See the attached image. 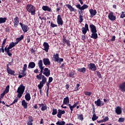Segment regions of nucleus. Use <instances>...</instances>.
I'll return each mask as SVG.
<instances>
[{
	"label": "nucleus",
	"mask_w": 125,
	"mask_h": 125,
	"mask_svg": "<svg viewBox=\"0 0 125 125\" xmlns=\"http://www.w3.org/2000/svg\"><path fill=\"white\" fill-rule=\"evenodd\" d=\"M53 58L55 62H58L59 64H61V62L64 61V59L59 58V54H58V53L53 55Z\"/></svg>",
	"instance_id": "obj_5"
},
{
	"label": "nucleus",
	"mask_w": 125,
	"mask_h": 125,
	"mask_svg": "<svg viewBox=\"0 0 125 125\" xmlns=\"http://www.w3.org/2000/svg\"><path fill=\"white\" fill-rule=\"evenodd\" d=\"M57 114V109L56 108H53L52 109V115L53 116H55Z\"/></svg>",
	"instance_id": "obj_43"
},
{
	"label": "nucleus",
	"mask_w": 125,
	"mask_h": 125,
	"mask_svg": "<svg viewBox=\"0 0 125 125\" xmlns=\"http://www.w3.org/2000/svg\"><path fill=\"white\" fill-rule=\"evenodd\" d=\"M68 76L69 78H72V79H74V78H75V71L69 72Z\"/></svg>",
	"instance_id": "obj_35"
},
{
	"label": "nucleus",
	"mask_w": 125,
	"mask_h": 125,
	"mask_svg": "<svg viewBox=\"0 0 125 125\" xmlns=\"http://www.w3.org/2000/svg\"><path fill=\"white\" fill-rule=\"evenodd\" d=\"M108 121H109V117H108V116H106L104 118V119H103L104 123H105Z\"/></svg>",
	"instance_id": "obj_55"
},
{
	"label": "nucleus",
	"mask_w": 125,
	"mask_h": 125,
	"mask_svg": "<svg viewBox=\"0 0 125 125\" xmlns=\"http://www.w3.org/2000/svg\"><path fill=\"white\" fill-rule=\"evenodd\" d=\"M27 64H24L23 65V70L21 71L22 73H26V71H27Z\"/></svg>",
	"instance_id": "obj_41"
},
{
	"label": "nucleus",
	"mask_w": 125,
	"mask_h": 125,
	"mask_svg": "<svg viewBox=\"0 0 125 125\" xmlns=\"http://www.w3.org/2000/svg\"><path fill=\"white\" fill-rule=\"evenodd\" d=\"M68 106H69V109H70V110L71 111V113L72 114V113H73V111H74V109H73L74 107H73L72 105H71V104H68Z\"/></svg>",
	"instance_id": "obj_50"
},
{
	"label": "nucleus",
	"mask_w": 125,
	"mask_h": 125,
	"mask_svg": "<svg viewBox=\"0 0 125 125\" xmlns=\"http://www.w3.org/2000/svg\"><path fill=\"white\" fill-rule=\"evenodd\" d=\"M42 10L44 11H48V12H51V9L48 7V6H42Z\"/></svg>",
	"instance_id": "obj_29"
},
{
	"label": "nucleus",
	"mask_w": 125,
	"mask_h": 125,
	"mask_svg": "<svg viewBox=\"0 0 125 125\" xmlns=\"http://www.w3.org/2000/svg\"><path fill=\"white\" fill-rule=\"evenodd\" d=\"M46 82H40V84H38V88L40 89V93L42 94V88L43 87V85Z\"/></svg>",
	"instance_id": "obj_23"
},
{
	"label": "nucleus",
	"mask_w": 125,
	"mask_h": 125,
	"mask_svg": "<svg viewBox=\"0 0 125 125\" xmlns=\"http://www.w3.org/2000/svg\"><path fill=\"white\" fill-rule=\"evenodd\" d=\"M20 25L21 26L23 33H27L29 31V26L27 25L22 24L20 22Z\"/></svg>",
	"instance_id": "obj_8"
},
{
	"label": "nucleus",
	"mask_w": 125,
	"mask_h": 125,
	"mask_svg": "<svg viewBox=\"0 0 125 125\" xmlns=\"http://www.w3.org/2000/svg\"><path fill=\"white\" fill-rule=\"evenodd\" d=\"M19 25V18L16 17L14 19V26L16 28Z\"/></svg>",
	"instance_id": "obj_17"
},
{
	"label": "nucleus",
	"mask_w": 125,
	"mask_h": 125,
	"mask_svg": "<svg viewBox=\"0 0 125 125\" xmlns=\"http://www.w3.org/2000/svg\"><path fill=\"white\" fill-rule=\"evenodd\" d=\"M26 40L27 41L28 43H29V42H31V37H30V36H28L27 37Z\"/></svg>",
	"instance_id": "obj_60"
},
{
	"label": "nucleus",
	"mask_w": 125,
	"mask_h": 125,
	"mask_svg": "<svg viewBox=\"0 0 125 125\" xmlns=\"http://www.w3.org/2000/svg\"><path fill=\"white\" fill-rule=\"evenodd\" d=\"M42 61L44 65H45L46 67V66H49L51 64L50 61H49V59L48 58H44L43 59Z\"/></svg>",
	"instance_id": "obj_15"
},
{
	"label": "nucleus",
	"mask_w": 125,
	"mask_h": 125,
	"mask_svg": "<svg viewBox=\"0 0 125 125\" xmlns=\"http://www.w3.org/2000/svg\"><path fill=\"white\" fill-rule=\"evenodd\" d=\"M26 9L29 12L31 13V15H35L36 14V7L33 5L28 4L26 5Z\"/></svg>",
	"instance_id": "obj_2"
},
{
	"label": "nucleus",
	"mask_w": 125,
	"mask_h": 125,
	"mask_svg": "<svg viewBox=\"0 0 125 125\" xmlns=\"http://www.w3.org/2000/svg\"><path fill=\"white\" fill-rule=\"evenodd\" d=\"M10 49H9V47H7V45L4 49V50H5L8 56L11 57V56H12V53H10Z\"/></svg>",
	"instance_id": "obj_21"
},
{
	"label": "nucleus",
	"mask_w": 125,
	"mask_h": 125,
	"mask_svg": "<svg viewBox=\"0 0 125 125\" xmlns=\"http://www.w3.org/2000/svg\"><path fill=\"white\" fill-rule=\"evenodd\" d=\"M110 41L111 42H115V41H116V36H113Z\"/></svg>",
	"instance_id": "obj_61"
},
{
	"label": "nucleus",
	"mask_w": 125,
	"mask_h": 125,
	"mask_svg": "<svg viewBox=\"0 0 125 125\" xmlns=\"http://www.w3.org/2000/svg\"><path fill=\"white\" fill-rule=\"evenodd\" d=\"M86 39V37H85V35H82V40L83 41H84Z\"/></svg>",
	"instance_id": "obj_64"
},
{
	"label": "nucleus",
	"mask_w": 125,
	"mask_h": 125,
	"mask_svg": "<svg viewBox=\"0 0 125 125\" xmlns=\"http://www.w3.org/2000/svg\"><path fill=\"white\" fill-rule=\"evenodd\" d=\"M124 17H125V12H122V14L120 16V18H124Z\"/></svg>",
	"instance_id": "obj_57"
},
{
	"label": "nucleus",
	"mask_w": 125,
	"mask_h": 125,
	"mask_svg": "<svg viewBox=\"0 0 125 125\" xmlns=\"http://www.w3.org/2000/svg\"><path fill=\"white\" fill-rule=\"evenodd\" d=\"M77 71L78 72H80V73H85V71H86V69L85 67H83L81 68H78L77 69Z\"/></svg>",
	"instance_id": "obj_34"
},
{
	"label": "nucleus",
	"mask_w": 125,
	"mask_h": 125,
	"mask_svg": "<svg viewBox=\"0 0 125 125\" xmlns=\"http://www.w3.org/2000/svg\"><path fill=\"white\" fill-rule=\"evenodd\" d=\"M7 70V72L8 73V74H9V75H11L12 76H15V75L14 74H15V71L9 68H6Z\"/></svg>",
	"instance_id": "obj_27"
},
{
	"label": "nucleus",
	"mask_w": 125,
	"mask_h": 125,
	"mask_svg": "<svg viewBox=\"0 0 125 125\" xmlns=\"http://www.w3.org/2000/svg\"><path fill=\"white\" fill-rule=\"evenodd\" d=\"M52 81H53V78L52 77H49L48 78V83H52Z\"/></svg>",
	"instance_id": "obj_59"
},
{
	"label": "nucleus",
	"mask_w": 125,
	"mask_h": 125,
	"mask_svg": "<svg viewBox=\"0 0 125 125\" xmlns=\"http://www.w3.org/2000/svg\"><path fill=\"white\" fill-rule=\"evenodd\" d=\"M43 75H44L45 77H49V76H50V70L48 68H45L43 72Z\"/></svg>",
	"instance_id": "obj_12"
},
{
	"label": "nucleus",
	"mask_w": 125,
	"mask_h": 125,
	"mask_svg": "<svg viewBox=\"0 0 125 125\" xmlns=\"http://www.w3.org/2000/svg\"><path fill=\"white\" fill-rule=\"evenodd\" d=\"M33 122H34V120L33 119V116L29 115L28 116V120L27 122V125H33Z\"/></svg>",
	"instance_id": "obj_19"
},
{
	"label": "nucleus",
	"mask_w": 125,
	"mask_h": 125,
	"mask_svg": "<svg viewBox=\"0 0 125 125\" xmlns=\"http://www.w3.org/2000/svg\"><path fill=\"white\" fill-rule=\"evenodd\" d=\"M58 114L57 115L58 118H59V119H61L62 118V115H64L66 112L64 110H62L61 109H58Z\"/></svg>",
	"instance_id": "obj_14"
},
{
	"label": "nucleus",
	"mask_w": 125,
	"mask_h": 125,
	"mask_svg": "<svg viewBox=\"0 0 125 125\" xmlns=\"http://www.w3.org/2000/svg\"><path fill=\"white\" fill-rule=\"evenodd\" d=\"M87 67L89 69V70H90L91 71H95L96 70H97V68L96 67V65H95V64L90 63L89 64H88Z\"/></svg>",
	"instance_id": "obj_6"
},
{
	"label": "nucleus",
	"mask_w": 125,
	"mask_h": 125,
	"mask_svg": "<svg viewBox=\"0 0 125 125\" xmlns=\"http://www.w3.org/2000/svg\"><path fill=\"white\" fill-rule=\"evenodd\" d=\"M24 97L26 101H30L31 100V95L29 93H26Z\"/></svg>",
	"instance_id": "obj_33"
},
{
	"label": "nucleus",
	"mask_w": 125,
	"mask_h": 125,
	"mask_svg": "<svg viewBox=\"0 0 125 125\" xmlns=\"http://www.w3.org/2000/svg\"><path fill=\"white\" fill-rule=\"evenodd\" d=\"M115 112L117 115H121V114H122V108L120 106H117Z\"/></svg>",
	"instance_id": "obj_30"
},
{
	"label": "nucleus",
	"mask_w": 125,
	"mask_h": 125,
	"mask_svg": "<svg viewBox=\"0 0 125 125\" xmlns=\"http://www.w3.org/2000/svg\"><path fill=\"white\" fill-rule=\"evenodd\" d=\"M97 32H92V34L91 36V39H94V40H96L98 38V35L97 33Z\"/></svg>",
	"instance_id": "obj_32"
},
{
	"label": "nucleus",
	"mask_w": 125,
	"mask_h": 125,
	"mask_svg": "<svg viewBox=\"0 0 125 125\" xmlns=\"http://www.w3.org/2000/svg\"><path fill=\"white\" fill-rule=\"evenodd\" d=\"M66 44L67 46H71V43H70V40H67L65 36H62V45H65Z\"/></svg>",
	"instance_id": "obj_7"
},
{
	"label": "nucleus",
	"mask_w": 125,
	"mask_h": 125,
	"mask_svg": "<svg viewBox=\"0 0 125 125\" xmlns=\"http://www.w3.org/2000/svg\"><path fill=\"white\" fill-rule=\"evenodd\" d=\"M24 91H25V86L23 84H21L17 90V92L18 93L17 97L21 98L23 95V93H24Z\"/></svg>",
	"instance_id": "obj_1"
},
{
	"label": "nucleus",
	"mask_w": 125,
	"mask_h": 125,
	"mask_svg": "<svg viewBox=\"0 0 125 125\" xmlns=\"http://www.w3.org/2000/svg\"><path fill=\"white\" fill-rule=\"evenodd\" d=\"M12 65V63L11 62H9V63L7 64V68L6 69H9V66H11Z\"/></svg>",
	"instance_id": "obj_62"
},
{
	"label": "nucleus",
	"mask_w": 125,
	"mask_h": 125,
	"mask_svg": "<svg viewBox=\"0 0 125 125\" xmlns=\"http://www.w3.org/2000/svg\"><path fill=\"white\" fill-rule=\"evenodd\" d=\"M76 6L77 8H78V9H80V10H81V11H78L79 14H80V15L81 14H82V13H83V10H84V9H86V8H88V5L85 4H84L82 6H81V4H78L76 5Z\"/></svg>",
	"instance_id": "obj_4"
},
{
	"label": "nucleus",
	"mask_w": 125,
	"mask_h": 125,
	"mask_svg": "<svg viewBox=\"0 0 125 125\" xmlns=\"http://www.w3.org/2000/svg\"><path fill=\"white\" fill-rule=\"evenodd\" d=\"M57 22L59 26H62L63 25V20H62V18H61V15H58L57 18Z\"/></svg>",
	"instance_id": "obj_9"
},
{
	"label": "nucleus",
	"mask_w": 125,
	"mask_h": 125,
	"mask_svg": "<svg viewBox=\"0 0 125 125\" xmlns=\"http://www.w3.org/2000/svg\"><path fill=\"white\" fill-rule=\"evenodd\" d=\"M66 123L64 121H58L56 123L57 125H65Z\"/></svg>",
	"instance_id": "obj_38"
},
{
	"label": "nucleus",
	"mask_w": 125,
	"mask_h": 125,
	"mask_svg": "<svg viewBox=\"0 0 125 125\" xmlns=\"http://www.w3.org/2000/svg\"><path fill=\"white\" fill-rule=\"evenodd\" d=\"M38 105L40 106V108H41L42 111H45V110H47V106L46 104H39Z\"/></svg>",
	"instance_id": "obj_20"
},
{
	"label": "nucleus",
	"mask_w": 125,
	"mask_h": 125,
	"mask_svg": "<svg viewBox=\"0 0 125 125\" xmlns=\"http://www.w3.org/2000/svg\"><path fill=\"white\" fill-rule=\"evenodd\" d=\"M14 46H14V42H12L9 44L8 47L9 49H11V48H13Z\"/></svg>",
	"instance_id": "obj_48"
},
{
	"label": "nucleus",
	"mask_w": 125,
	"mask_h": 125,
	"mask_svg": "<svg viewBox=\"0 0 125 125\" xmlns=\"http://www.w3.org/2000/svg\"><path fill=\"white\" fill-rule=\"evenodd\" d=\"M119 87L122 92H125V82L120 84Z\"/></svg>",
	"instance_id": "obj_18"
},
{
	"label": "nucleus",
	"mask_w": 125,
	"mask_h": 125,
	"mask_svg": "<svg viewBox=\"0 0 125 125\" xmlns=\"http://www.w3.org/2000/svg\"><path fill=\"white\" fill-rule=\"evenodd\" d=\"M81 85L79 83L77 84L76 87L74 88V91H78L79 90V87Z\"/></svg>",
	"instance_id": "obj_53"
},
{
	"label": "nucleus",
	"mask_w": 125,
	"mask_h": 125,
	"mask_svg": "<svg viewBox=\"0 0 125 125\" xmlns=\"http://www.w3.org/2000/svg\"><path fill=\"white\" fill-rule=\"evenodd\" d=\"M36 67V63L34 62H31L29 63L28 69H34Z\"/></svg>",
	"instance_id": "obj_24"
},
{
	"label": "nucleus",
	"mask_w": 125,
	"mask_h": 125,
	"mask_svg": "<svg viewBox=\"0 0 125 125\" xmlns=\"http://www.w3.org/2000/svg\"><path fill=\"white\" fill-rule=\"evenodd\" d=\"M83 21V16L82 15V14L80 15L79 16V22L80 23H82V22Z\"/></svg>",
	"instance_id": "obj_46"
},
{
	"label": "nucleus",
	"mask_w": 125,
	"mask_h": 125,
	"mask_svg": "<svg viewBox=\"0 0 125 125\" xmlns=\"http://www.w3.org/2000/svg\"><path fill=\"white\" fill-rule=\"evenodd\" d=\"M42 60H40L38 62V67H42V66H43V63H42Z\"/></svg>",
	"instance_id": "obj_42"
},
{
	"label": "nucleus",
	"mask_w": 125,
	"mask_h": 125,
	"mask_svg": "<svg viewBox=\"0 0 125 125\" xmlns=\"http://www.w3.org/2000/svg\"><path fill=\"white\" fill-rule=\"evenodd\" d=\"M77 119L80 121H83V114L78 115Z\"/></svg>",
	"instance_id": "obj_39"
},
{
	"label": "nucleus",
	"mask_w": 125,
	"mask_h": 125,
	"mask_svg": "<svg viewBox=\"0 0 125 125\" xmlns=\"http://www.w3.org/2000/svg\"><path fill=\"white\" fill-rule=\"evenodd\" d=\"M118 122L119 123H124L125 122V118H120L118 120Z\"/></svg>",
	"instance_id": "obj_54"
},
{
	"label": "nucleus",
	"mask_w": 125,
	"mask_h": 125,
	"mask_svg": "<svg viewBox=\"0 0 125 125\" xmlns=\"http://www.w3.org/2000/svg\"><path fill=\"white\" fill-rule=\"evenodd\" d=\"M43 46L44 47L43 50L46 51V52H48V49H49V44H48V43L44 42Z\"/></svg>",
	"instance_id": "obj_16"
},
{
	"label": "nucleus",
	"mask_w": 125,
	"mask_h": 125,
	"mask_svg": "<svg viewBox=\"0 0 125 125\" xmlns=\"http://www.w3.org/2000/svg\"><path fill=\"white\" fill-rule=\"evenodd\" d=\"M95 104H96L98 107H101L104 105V103L101 101V99H99L96 101H95Z\"/></svg>",
	"instance_id": "obj_13"
},
{
	"label": "nucleus",
	"mask_w": 125,
	"mask_h": 125,
	"mask_svg": "<svg viewBox=\"0 0 125 125\" xmlns=\"http://www.w3.org/2000/svg\"><path fill=\"white\" fill-rule=\"evenodd\" d=\"M84 94L86 96H90V95H91V94H92V93L91 92L84 91Z\"/></svg>",
	"instance_id": "obj_47"
},
{
	"label": "nucleus",
	"mask_w": 125,
	"mask_h": 125,
	"mask_svg": "<svg viewBox=\"0 0 125 125\" xmlns=\"http://www.w3.org/2000/svg\"><path fill=\"white\" fill-rule=\"evenodd\" d=\"M21 74L22 75H20V74L19 75L18 78L19 79H22V78H23V77H25V76L27 75L26 73H24V72H22V71H21Z\"/></svg>",
	"instance_id": "obj_40"
},
{
	"label": "nucleus",
	"mask_w": 125,
	"mask_h": 125,
	"mask_svg": "<svg viewBox=\"0 0 125 125\" xmlns=\"http://www.w3.org/2000/svg\"><path fill=\"white\" fill-rule=\"evenodd\" d=\"M82 33L83 35H85L86 33H87V31H89V29L88 28V24L87 23L85 24L84 27H82Z\"/></svg>",
	"instance_id": "obj_11"
},
{
	"label": "nucleus",
	"mask_w": 125,
	"mask_h": 125,
	"mask_svg": "<svg viewBox=\"0 0 125 125\" xmlns=\"http://www.w3.org/2000/svg\"><path fill=\"white\" fill-rule=\"evenodd\" d=\"M42 73L43 71H40L39 74L36 76V78L39 80H42L40 83H46V77L42 75Z\"/></svg>",
	"instance_id": "obj_3"
},
{
	"label": "nucleus",
	"mask_w": 125,
	"mask_h": 125,
	"mask_svg": "<svg viewBox=\"0 0 125 125\" xmlns=\"http://www.w3.org/2000/svg\"><path fill=\"white\" fill-rule=\"evenodd\" d=\"M17 102H18V98L16 97L15 99L14 100L13 103L10 104V105H13V104H15V103H17Z\"/></svg>",
	"instance_id": "obj_49"
},
{
	"label": "nucleus",
	"mask_w": 125,
	"mask_h": 125,
	"mask_svg": "<svg viewBox=\"0 0 125 125\" xmlns=\"http://www.w3.org/2000/svg\"><path fill=\"white\" fill-rule=\"evenodd\" d=\"M21 105L24 109H27V108H28V104L26 102L25 100H23L21 101Z\"/></svg>",
	"instance_id": "obj_31"
},
{
	"label": "nucleus",
	"mask_w": 125,
	"mask_h": 125,
	"mask_svg": "<svg viewBox=\"0 0 125 125\" xmlns=\"http://www.w3.org/2000/svg\"><path fill=\"white\" fill-rule=\"evenodd\" d=\"M108 19L109 20H111V21H115L116 19H117V18L114 14H113V12H110L108 15Z\"/></svg>",
	"instance_id": "obj_10"
},
{
	"label": "nucleus",
	"mask_w": 125,
	"mask_h": 125,
	"mask_svg": "<svg viewBox=\"0 0 125 125\" xmlns=\"http://www.w3.org/2000/svg\"><path fill=\"white\" fill-rule=\"evenodd\" d=\"M70 103V100L69 99V97H66L63 99V105H67Z\"/></svg>",
	"instance_id": "obj_25"
},
{
	"label": "nucleus",
	"mask_w": 125,
	"mask_h": 125,
	"mask_svg": "<svg viewBox=\"0 0 125 125\" xmlns=\"http://www.w3.org/2000/svg\"><path fill=\"white\" fill-rule=\"evenodd\" d=\"M98 119V116H96V114H93V117L92 118V120L93 122H94V121H96Z\"/></svg>",
	"instance_id": "obj_44"
},
{
	"label": "nucleus",
	"mask_w": 125,
	"mask_h": 125,
	"mask_svg": "<svg viewBox=\"0 0 125 125\" xmlns=\"http://www.w3.org/2000/svg\"><path fill=\"white\" fill-rule=\"evenodd\" d=\"M65 6H67V8H68V9H69V11L71 12H73V11H77L76 9H75L72 6V5L69 4H65Z\"/></svg>",
	"instance_id": "obj_26"
},
{
	"label": "nucleus",
	"mask_w": 125,
	"mask_h": 125,
	"mask_svg": "<svg viewBox=\"0 0 125 125\" xmlns=\"http://www.w3.org/2000/svg\"><path fill=\"white\" fill-rule=\"evenodd\" d=\"M6 40H7L6 38L4 39L3 42L2 43V45H4V44H5V43H6Z\"/></svg>",
	"instance_id": "obj_63"
},
{
	"label": "nucleus",
	"mask_w": 125,
	"mask_h": 125,
	"mask_svg": "<svg viewBox=\"0 0 125 125\" xmlns=\"http://www.w3.org/2000/svg\"><path fill=\"white\" fill-rule=\"evenodd\" d=\"M6 94V93H5V91H3L1 94H0V98H3L4 97V95Z\"/></svg>",
	"instance_id": "obj_56"
},
{
	"label": "nucleus",
	"mask_w": 125,
	"mask_h": 125,
	"mask_svg": "<svg viewBox=\"0 0 125 125\" xmlns=\"http://www.w3.org/2000/svg\"><path fill=\"white\" fill-rule=\"evenodd\" d=\"M4 31L6 32V33H9L10 32V29L9 28V27L6 26L5 27Z\"/></svg>",
	"instance_id": "obj_51"
},
{
	"label": "nucleus",
	"mask_w": 125,
	"mask_h": 125,
	"mask_svg": "<svg viewBox=\"0 0 125 125\" xmlns=\"http://www.w3.org/2000/svg\"><path fill=\"white\" fill-rule=\"evenodd\" d=\"M90 28L91 29V33L97 32L96 26H95L93 24H90Z\"/></svg>",
	"instance_id": "obj_22"
},
{
	"label": "nucleus",
	"mask_w": 125,
	"mask_h": 125,
	"mask_svg": "<svg viewBox=\"0 0 125 125\" xmlns=\"http://www.w3.org/2000/svg\"><path fill=\"white\" fill-rule=\"evenodd\" d=\"M51 27H52V28H55V27H58V25L57 24H55L53 22H51Z\"/></svg>",
	"instance_id": "obj_58"
},
{
	"label": "nucleus",
	"mask_w": 125,
	"mask_h": 125,
	"mask_svg": "<svg viewBox=\"0 0 125 125\" xmlns=\"http://www.w3.org/2000/svg\"><path fill=\"white\" fill-rule=\"evenodd\" d=\"M23 39H24V35H21L20 37L16 39V41L17 42H21V41H22V40H23Z\"/></svg>",
	"instance_id": "obj_37"
},
{
	"label": "nucleus",
	"mask_w": 125,
	"mask_h": 125,
	"mask_svg": "<svg viewBox=\"0 0 125 125\" xmlns=\"http://www.w3.org/2000/svg\"><path fill=\"white\" fill-rule=\"evenodd\" d=\"M89 12L91 14V17L95 16V15H96V14L97 13V11H96V10H93L92 9L89 10Z\"/></svg>",
	"instance_id": "obj_28"
},
{
	"label": "nucleus",
	"mask_w": 125,
	"mask_h": 125,
	"mask_svg": "<svg viewBox=\"0 0 125 125\" xmlns=\"http://www.w3.org/2000/svg\"><path fill=\"white\" fill-rule=\"evenodd\" d=\"M95 73H97V75L98 76V78H99V79H103L102 75H101V73H100V72H99V71H95Z\"/></svg>",
	"instance_id": "obj_45"
},
{
	"label": "nucleus",
	"mask_w": 125,
	"mask_h": 125,
	"mask_svg": "<svg viewBox=\"0 0 125 125\" xmlns=\"http://www.w3.org/2000/svg\"><path fill=\"white\" fill-rule=\"evenodd\" d=\"M6 18H0V24L5 23V22H6Z\"/></svg>",
	"instance_id": "obj_36"
},
{
	"label": "nucleus",
	"mask_w": 125,
	"mask_h": 125,
	"mask_svg": "<svg viewBox=\"0 0 125 125\" xmlns=\"http://www.w3.org/2000/svg\"><path fill=\"white\" fill-rule=\"evenodd\" d=\"M4 91H5V93H8V92H9V85H8L6 87Z\"/></svg>",
	"instance_id": "obj_52"
}]
</instances>
